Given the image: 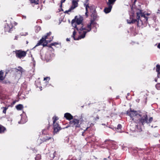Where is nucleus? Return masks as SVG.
Segmentation results:
<instances>
[{
    "label": "nucleus",
    "mask_w": 160,
    "mask_h": 160,
    "mask_svg": "<svg viewBox=\"0 0 160 160\" xmlns=\"http://www.w3.org/2000/svg\"><path fill=\"white\" fill-rule=\"evenodd\" d=\"M78 26L79 27V28H80L81 27V25Z\"/></svg>",
    "instance_id": "52"
},
{
    "label": "nucleus",
    "mask_w": 160,
    "mask_h": 160,
    "mask_svg": "<svg viewBox=\"0 0 160 160\" xmlns=\"http://www.w3.org/2000/svg\"><path fill=\"white\" fill-rule=\"evenodd\" d=\"M87 1H88V0H87Z\"/></svg>",
    "instance_id": "60"
},
{
    "label": "nucleus",
    "mask_w": 160,
    "mask_h": 160,
    "mask_svg": "<svg viewBox=\"0 0 160 160\" xmlns=\"http://www.w3.org/2000/svg\"><path fill=\"white\" fill-rule=\"evenodd\" d=\"M111 11H104L105 13L107 14L111 12Z\"/></svg>",
    "instance_id": "37"
},
{
    "label": "nucleus",
    "mask_w": 160,
    "mask_h": 160,
    "mask_svg": "<svg viewBox=\"0 0 160 160\" xmlns=\"http://www.w3.org/2000/svg\"><path fill=\"white\" fill-rule=\"evenodd\" d=\"M106 159V158H104L103 159V160H105Z\"/></svg>",
    "instance_id": "55"
},
{
    "label": "nucleus",
    "mask_w": 160,
    "mask_h": 160,
    "mask_svg": "<svg viewBox=\"0 0 160 160\" xmlns=\"http://www.w3.org/2000/svg\"><path fill=\"white\" fill-rule=\"evenodd\" d=\"M158 12L157 13H160V11H158Z\"/></svg>",
    "instance_id": "53"
},
{
    "label": "nucleus",
    "mask_w": 160,
    "mask_h": 160,
    "mask_svg": "<svg viewBox=\"0 0 160 160\" xmlns=\"http://www.w3.org/2000/svg\"><path fill=\"white\" fill-rule=\"evenodd\" d=\"M92 14L91 15V18H92V19L91 20H93L95 22V20H97L98 19V17L97 15V13L96 11H92L91 12Z\"/></svg>",
    "instance_id": "13"
},
{
    "label": "nucleus",
    "mask_w": 160,
    "mask_h": 160,
    "mask_svg": "<svg viewBox=\"0 0 160 160\" xmlns=\"http://www.w3.org/2000/svg\"><path fill=\"white\" fill-rule=\"evenodd\" d=\"M71 11H65L64 12L65 13H68L69 12H70Z\"/></svg>",
    "instance_id": "40"
},
{
    "label": "nucleus",
    "mask_w": 160,
    "mask_h": 160,
    "mask_svg": "<svg viewBox=\"0 0 160 160\" xmlns=\"http://www.w3.org/2000/svg\"><path fill=\"white\" fill-rule=\"evenodd\" d=\"M46 38L45 37H42V38L38 42L36 45L35 46V47L38 46L40 45H42L43 43L44 42L46 41Z\"/></svg>",
    "instance_id": "16"
},
{
    "label": "nucleus",
    "mask_w": 160,
    "mask_h": 160,
    "mask_svg": "<svg viewBox=\"0 0 160 160\" xmlns=\"http://www.w3.org/2000/svg\"><path fill=\"white\" fill-rule=\"evenodd\" d=\"M56 152L55 151L53 153V158H54L56 156Z\"/></svg>",
    "instance_id": "36"
},
{
    "label": "nucleus",
    "mask_w": 160,
    "mask_h": 160,
    "mask_svg": "<svg viewBox=\"0 0 160 160\" xmlns=\"http://www.w3.org/2000/svg\"><path fill=\"white\" fill-rule=\"evenodd\" d=\"M2 83H6V81H2Z\"/></svg>",
    "instance_id": "46"
},
{
    "label": "nucleus",
    "mask_w": 160,
    "mask_h": 160,
    "mask_svg": "<svg viewBox=\"0 0 160 160\" xmlns=\"http://www.w3.org/2000/svg\"><path fill=\"white\" fill-rule=\"evenodd\" d=\"M139 130H140V131H142V129H141V127H140V128Z\"/></svg>",
    "instance_id": "51"
},
{
    "label": "nucleus",
    "mask_w": 160,
    "mask_h": 160,
    "mask_svg": "<svg viewBox=\"0 0 160 160\" xmlns=\"http://www.w3.org/2000/svg\"><path fill=\"white\" fill-rule=\"evenodd\" d=\"M6 131V128L1 124H0V134L4 133Z\"/></svg>",
    "instance_id": "17"
},
{
    "label": "nucleus",
    "mask_w": 160,
    "mask_h": 160,
    "mask_svg": "<svg viewBox=\"0 0 160 160\" xmlns=\"http://www.w3.org/2000/svg\"><path fill=\"white\" fill-rule=\"evenodd\" d=\"M84 6L85 7L86 10H88V9L89 8L90 9V10H96L95 7L93 5L90 7L88 3L87 4V2L84 4Z\"/></svg>",
    "instance_id": "15"
},
{
    "label": "nucleus",
    "mask_w": 160,
    "mask_h": 160,
    "mask_svg": "<svg viewBox=\"0 0 160 160\" xmlns=\"http://www.w3.org/2000/svg\"><path fill=\"white\" fill-rule=\"evenodd\" d=\"M51 34H52V32H49L47 33L46 34V35H44L43 37H45L46 38V39H47L48 38V37L50 36L51 35Z\"/></svg>",
    "instance_id": "25"
},
{
    "label": "nucleus",
    "mask_w": 160,
    "mask_h": 160,
    "mask_svg": "<svg viewBox=\"0 0 160 160\" xmlns=\"http://www.w3.org/2000/svg\"><path fill=\"white\" fill-rule=\"evenodd\" d=\"M111 160V158L110 159V160Z\"/></svg>",
    "instance_id": "59"
},
{
    "label": "nucleus",
    "mask_w": 160,
    "mask_h": 160,
    "mask_svg": "<svg viewBox=\"0 0 160 160\" xmlns=\"http://www.w3.org/2000/svg\"><path fill=\"white\" fill-rule=\"evenodd\" d=\"M96 24L97 23L95 22H94L93 20H90V23L87 25V27L88 28V29H86L85 28H84L85 29V30H84L83 31L87 32H90L91 30L92 27H96Z\"/></svg>",
    "instance_id": "9"
},
{
    "label": "nucleus",
    "mask_w": 160,
    "mask_h": 160,
    "mask_svg": "<svg viewBox=\"0 0 160 160\" xmlns=\"http://www.w3.org/2000/svg\"><path fill=\"white\" fill-rule=\"evenodd\" d=\"M41 155L38 154L37 155L36 158L37 160H39L40 159H41Z\"/></svg>",
    "instance_id": "30"
},
{
    "label": "nucleus",
    "mask_w": 160,
    "mask_h": 160,
    "mask_svg": "<svg viewBox=\"0 0 160 160\" xmlns=\"http://www.w3.org/2000/svg\"><path fill=\"white\" fill-rule=\"evenodd\" d=\"M18 68H19V69H18V70L21 71H22V68L21 67H19Z\"/></svg>",
    "instance_id": "39"
},
{
    "label": "nucleus",
    "mask_w": 160,
    "mask_h": 160,
    "mask_svg": "<svg viewBox=\"0 0 160 160\" xmlns=\"http://www.w3.org/2000/svg\"><path fill=\"white\" fill-rule=\"evenodd\" d=\"M61 10H63V9H62V8H61Z\"/></svg>",
    "instance_id": "57"
},
{
    "label": "nucleus",
    "mask_w": 160,
    "mask_h": 160,
    "mask_svg": "<svg viewBox=\"0 0 160 160\" xmlns=\"http://www.w3.org/2000/svg\"><path fill=\"white\" fill-rule=\"evenodd\" d=\"M105 144L109 145L110 143H111V141L110 140H106L105 141Z\"/></svg>",
    "instance_id": "28"
},
{
    "label": "nucleus",
    "mask_w": 160,
    "mask_h": 160,
    "mask_svg": "<svg viewBox=\"0 0 160 160\" xmlns=\"http://www.w3.org/2000/svg\"><path fill=\"white\" fill-rule=\"evenodd\" d=\"M48 46H47V47H48L49 48H52V45H51V44H50L49 45H48Z\"/></svg>",
    "instance_id": "41"
},
{
    "label": "nucleus",
    "mask_w": 160,
    "mask_h": 160,
    "mask_svg": "<svg viewBox=\"0 0 160 160\" xmlns=\"http://www.w3.org/2000/svg\"><path fill=\"white\" fill-rule=\"evenodd\" d=\"M17 24L18 23L14 21H11L10 23H7L4 27L5 32H12L15 29V28H14V26Z\"/></svg>",
    "instance_id": "5"
},
{
    "label": "nucleus",
    "mask_w": 160,
    "mask_h": 160,
    "mask_svg": "<svg viewBox=\"0 0 160 160\" xmlns=\"http://www.w3.org/2000/svg\"><path fill=\"white\" fill-rule=\"evenodd\" d=\"M88 127H87V128H86V129L85 130H84V131H86L87 130V129H88Z\"/></svg>",
    "instance_id": "50"
},
{
    "label": "nucleus",
    "mask_w": 160,
    "mask_h": 160,
    "mask_svg": "<svg viewBox=\"0 0 160 160\" xmlns=\"http://www.w3.org/2000/svg\"><path fill=\"white\" fill-rule=\"evenodd\" d=\"M157 72H158L157 76V78H160V71Z\"/></svg>",
    "instance_id": "33"
},
{
    "label": "nucleus",
    "mask_w": 160,
    "mask_h": 160,
    "mask_svg": "<svg viewBox=\"0 0 160 160\" xmlns=\"http://www.w3.org/2000/svg\"><path fill=\"white\" fill-rule=\"evenodd\" d=\"M66 0H61V4H60V7H62V4Z\"/></svg>",
    "instance_id": "34"
},
{
    "label": "nucleus",
    "mask_w": 160,
    "mask_h": 160,
    "mask_svg": "<svg viewBox=\"0 0 160 160\" xmlns=\"http://www.w3.org/2000/svg\"><path fill=\"white\" fill-rule=\"evenodd\" d=\"M122 128V125L121 124H119L118 125L117 129L118 130H119L121 129Z\"/></svg>",
    "instance_id": "29"
},
{
    "label": "nucleus",
    "mask_w": 160,
    "mask_h": 160,
    "mask_svg": "<svg viewBox=\"0 0 160 160\" xmlns=\"http://www.w3.org/2000/svg\"><path fill=\"white\" fill-rule=\"evenodd\" d=\"M126 114L131 118H132V120H134L135 122L137 124L136 125L137 129L139 128L138 125L140 127H144L145 124H150L153 120L152 117H148V112L145 111H137L130 108L126 112Z\"/></svg>",
    "instance_id": "1"
},
{
    "label": "nucleus",
    "mask_w": 160,
    "mask_h": 160,
    "mask_svg": "<svg viewBox=\"0 0 160 160\" xmlns=\"http://www.w3.org/2000/svg\"><path fill=\"white\" fill-rule=\"evenodd\" d=\"M158 78H155L154 79V80L155 81V82H158Z\"/></svg>",
    "instance_id": "44"
},
{
    "label": "nucleus",
    "mask_w": 160,
    "mask_h": 160,
    "mask_svg": "<svg viewBox=\"0 0 160 160\" xmlns=\"http://www.w3.org/2000/svg\"><path fill=\"white\" fill-rule=\"evenodd\" d=\"M156 88L158 90H160V83H158L156 85Z\"/></svg>",
    "instance_id": "26"
},
{
    "label": "nucleus",
    "mask_w": 160,
    "mask_h": 160,
    "mask_svg": "<svg viewBox=\"0 0 160 160\" xmlns=\"http://www.w3.org/2000/svg\"><path fill=\"white\" fill-rule=\"evenodd\" d=\"M3 110L2 112L4 114L6 113V111L8 109V107H3Z\"/></svg>",
    "instance_id": "27"
},
{
    "label": "nucleus",
    "mask_w": 160,
    "mask_h": 160,
    "mask_svg": "<svg viewBox=\"0 0 160 160\" xmlns=\"http://www.w3.org/2000/svg\"><path fill=\"white\" fill-rule=\"evenodd\" d=\"M157 47L159 48L160 49V43H159L158 44V45L157 46Z\"/></svg>",
    "instance_id": "42"
},
{
    "label": "nucleus",
    "mask_w": 160,
    "mask_h": 160,
    "mask_svg": "<svg viewBox=\"0 0 160 160\" xmlns=\"http://www.w3.org/2000/svg\"><path fill=\"white\" fill-rule=\"evenodd\" d=\"M47 125H48L46 126V127L42 131V136L41 137V140L42 142H47L49 140H51V141H53V138L49 136V135L48 134L46 135V130L49 129L50 127V123L49 121H48L47 122Z\"/></svg>",
    "instance_id": "4"
},
{
    "label": "nucleus",
    "mask_w": 160,
    "mask_h": 160,
    "mask_svg": "<svg viewBox=\"0 0 160 160\" xmlns=\"http://www.w3.org/2000/svg\"><path fill=\"white\" fill-rule=\"evenodd\" d=\"M16 102V101H13L12 102L13 104H14Z\"/></svg>",
    "instance_id": "49"
},
{
    "label": "nucleus",
    "mask_w": 160,
    "mask_h": 160,
    "mask_svg": "<svg viewBox=\"0 0 160 160\" xmlns=\"http://www.w3.org/2000/svg\"><path fill=\"white\" fill-rule=\"evenodd\" d=\"M116 1V0H108V2L107 3L108 7H105L103 10H111L112 6Z\"/></svg>",
    "instance_id": "10"
},
{
    "label": "nucleus",
    "mask_w": 160,
    "mask_h": 160,
    "mask_svg": "<svg viewBox=\"0 0 160 160\" xmlns=\"http://www.w3.org/2000/svg\"><path fill=\"white\" fill-rule=\"evenodd\" d=\"M99 116L98 115H97L96 117V118H94V120L95 121H96L98 119H99Z\"/></svg>",
    "instance_id": "35"
},
{
    "label": "nucleus",
    "mask_w": 160,
    "mask_h": 160,
    "mask_svg": "<svg viewBox=\"0 0 160 160\" xmlns=\"http://www.w3.org/2000/svg\"><path fill=\"white\" fill-rule=\"evenodd\" d=\"M110 157V156H108V158H109Z\"/></svg>",
    "instance_id": "56"
},
{
    "label": "nucleus",
    "mask_w": 160,
    "mask_h": 160,
    "mask_svg": "<svg viewBox=\"0 0 160 160\" xmlns=\"http://www.w3.org/2000/svg\"><path fill=\"white\" fill-rule=\"evenodd\" d=\"M143 160H147L145 159H144Z\"/></svg>",
    "instance_id": "58"
},
{
    "label": "nucleus",
    "mask_w": 160,
    "mask_h": 160,
    "mask_svg": "<svg viewBox=\"0 0 160 160\" xmlns=\"http://www.w3.org/2000/svg\"><path fill=\"white\" fill-rule=\"evenodd\" d=\"M31 3H34L35 4H38L39 2V0H29Z\"/></svg>",
    "instance_id": "22"
},
{
    "label": "nucleus",
    "mask_w": 160,
    "mask_h": 160,
    "mask_svg": "<svg viewBox=\"0 0 160 160\" xmlns=\"http://www.w3.org/2000/svg\"><path fill=\"white\" fill-rule=\"evenodd\" d=\"M16 57L19 58H24L26 56L27 52L22 51V50H17L15 51Z\"/></svg>",
    "instance_id": "7"
},
{
    "label": "nucleus",
    "mask_w": 160,
    "mask_h": 160,
    "mask_svg": "<svg viewBox=\"0 0 160 160\" xmlns=\"http://www.w3.org/2000/svg\"><path fill=\"white\" fill-rule=\"evenodd\" d=\"M78 1L72 0V5L68 10H72L78 6Z\"/></svg>",
    "instance_id": "12"
},
{
    "label": "nucleus",
    "mask_w": 160,
    "mask_h": 160,
    "mask_svg": "<svg viewBox=\"0 0 160 160\" xmlns=\"http://www.w3.org/2000/svg\"><path fill=\"white\" fill-rule=\"evenodd\" d=\"M156 71L157 72H160V65L158 64L156 66Z\"/></svg>",
    "instance_id": "23"
},
{
    "label": "nucleus",
    "mask_w": 160,
    "mask_h": 160,
    "mask_svg": "<svg viewBox=\"0 0 160 160\" xmlns=\"http://www.w3.org/2000/svg\"><path fill=\"white\" fill-rule=\"evenodd\" d=\"M131 11L132 12V13H133V12H134V11L132 10Z\"/></svg>",
    "instance_id": "54"
},
{
    "label": "nucleus",
    "mask_w": 160,
    "mask_h": 160,
    "mask_svg": "<svg viewBox=\"0 0 160 160\" xmlns=\"http://www.w3.org/2000/svg\"><path fill=\"white\" fill-rule=\"evenodd\" d=\"M50 79V78L49 77H47L44 78V80L46 81H48Z\"/></svg>",
    "instance_id": "31"
},
{
    "label": "nucleus",
    "mask_w": 160,
    "mask_h": 160,
    "mask_svg": "<svg viewBox=\"0 0 160 160\" xmlns=\"http://www.w3.org/2000/svg\"><path fill=\"white\" fill-rule=\"evenodd\" d=\"M66 41H70V38H67L66 39Z\"/></svg>",
    "instance_id": "43"
},
{
    "label": "nucleus",
    "mask_w": 160,
    "mask_h": 160,
    "mask_svg": "<svg viewBox=\"0 0 160 160\" xmlns=\"http://www.w3.org/2000/svg\"><path fill=\"white\" fill-rule=\"evenodd\" d=\"M52 118L53 119V124L58 123L56 122V121L58 119V118L56 116H54Z\"/></svg>",
    "instance_id": "21"
},
{
    "label": "nucleus",
    "mask_w": 160,
    "mask_h": 160,
    "mask_svg": "<svg viewBox=\"0 0 160 160\" xmlns=\"http://www.w3.org/2000/svg\"><path fill=\"white\" fill-rule=\"evenodd\" d=\"M58 43L56 42H53V43H51V45H52V46H55V45H58Z\"/></svg>",
    "instance_id": "32"
},
{
    "label": "nucleus",
    "mask_w": 160,
    "mask_h": 160,
    "mask_svg": "<svg viewBox=\"0 0 160 160\" xmlns=\"http://www.w3.org/2000/svg\"><path fill=\"white\" fill-rule=\"evenodd\" d=\"M81 32L82 33L81 34H80L81 35L78 37V38H76L75 36L76 34V32L74 30L73 32L72 35V37L73 38L74 40H78L79 39L84 38L86 34L87 33V32L84 31L83 30Z\"/></svg>",
    "instance_id": "8"
},
{
    "label": "nucleus",
    "mask_w": 160,
    "mask_h": 160,
    "mask_svg": "<svg viewBox=\"0 0 160 160\" xmlns=\"http://www.w3.org/2000/svg\"><path fill=\"white\" fill-rule=\"evenodd\" d=\"M53 37H52V38L51 40H50V41H48V40H46V41H45L44 42H43V43L42 44V45L43 46V47H45L46 46H48V42H50L53 39Z\"/></svg>",
    "instance_id": "19"
},
{
    "label": "nucleus",
    "mask_w": 160,
    "mask_h": 160,
    "mask_svg": "<svg viewBox=\"0 0 160 160\" xmlns=\"http://www.w3.org/2000/svg\"><path fill=\"white\" fill-rule=\"evenodd\" d=\"M3 72L2 70L0 71V82L4 79L5 78L3 76Z\"/></svg>",
    "instance_id": "18"
},
{
    "label": "nucleus",
    "mask_w": 160,
    "mask_h": 160,
    "mask_svg": "<svg viewBox=\"0 0 160 160\" xmlns=\"http://www.w3.org/2000/svg\"><path fill=\"white\" fill-rule=\"evenodd\" d=\"M18 38V37L17 36H16L15 37L14 39L15 40H17Z\"/></svg>",
    "instance_id": "45"
},
{
    "label": "nucleus",
    "mask_w": 160,
    "mask_h": 160,
    "mask_svg": "<svg viewBox=\"0 0 160 160\" xmlns=\"http://www.w3.org/2000/svg\"><path fill=\"white\" fill-rule=\"evenodd\" d=\"M53 132L55 134L61 130V128L58 123L53 124Z\"/></svg>",
    "instance_id": "11"
},
{
    "label": "nucleus",
    "mask_w": 160,
    "mask_h": 160,
    "mask_svg": "<svg viewBox=\"0 0 160 160\" xmlns=\"http://www.w3.org/2000/svg\"><path fill=\"white\" fill-rule=\"evenodd\" d=\"M41 28L40 26H38L36 27V32H38L41 30Z\"/></svg>",
    "instance_id": "24"
},
{
    "label": "nucleus",
    "mask_w": 160,
    "mask_h": 160,
    "mask_svg": "<svg viewBox=\"0 0 160 160\" xmlns=\"http://www.w3.org/2000/svg\"><path fill=\"white\" fill-rule=\"evenodd\" d=\"M83 21V19L82 17L79 16L78 17L76 16L71 21V24L72 27L78 31L79 34H81L82 32L81 31L85 30L83 27V25L82 23Z\"/></svg>",
    "instance_id": "3"
},
{
    "label": "nucleus",
    "mask_w": 160,
    "mask_h": 160,
    "mask_svg": "<svg viewBox=\"0 0 160 160\" xmlns=\"http://www.w3.org/2000/svg\"><path fill=\"white\" fill-rule=\"evenodd\" d=\"M16 108L18 110H21L23 108V105L22 104H19L16 106Z\"/></svg>",
    "instance_id": "20"
},
{
    "label": "nucleus",
    "mask_w": 160,
    "mask_h": 160,
    "mask_svg": "<svg viewBox=\"0 0 160 160\" xmlns=\"http://www.w3.org/2000/svg\"><path fill=\"white\" fill-rule=\"evenodd\" d=\"M88 11H86V12H85V15L87 17L88 16Z\"/></svg>",
    "instance_id": "38"
},
{
    "label": "nucleus",
    "mask_w": 160,
    "mask_h": 160,
    "mask_svg": "<svg viewBox=\"0 0 160 160\" xmlns=\"http://www.w3.org/2000/svg\"><path fill=\"white\" fill-rule=\"evenodd\" d=\"M69 123L70 126L74 128L75 129L80 127L81 123H80L79 119L74 118L70 121Z\"/></svg>",
    "instance_id": "6"
},
{
    "label": "nucleus",
    "mask_w": 160,
    "mask_h": 160,
    "mask_svg": "<svg viewBox=\"0 0 160 160\" xmlns=\"http://www.w3.org/2000/svg\"><path fill=\"white\" fill-rule=\"evenodd\" d=\"M26 16H23V18H24V19H26Z\"/></svg>",
    "instance_id": "48"
},
{
    "label": "nucleus",
    "mask_w": 160,
    "mask_h": 160,
    "mask_svg": "<svg viewBox=\"0 0 160 160\" xmlns=\"http://www.w3.org/2000/svg\"><path fill=\"white\" fill-rule=\"evenodd\" d=\"M64 117L69 121H71L73 119V116L70 113L68 112L64 114Z\"/></svg>",
    "instance_id": "14"
},
{
    "label": "nucleus",
    "mask_w": 160,
    "mask_h": 160,
    "mask_svg": "<svg viewBox=\"0 0 160 160\" xmlns=\"http://www.w3.org/2000/svg\"><path fill=\"white\" fill-rule=\"evenodd\" d=\"M132 2H133L134 3H135V2L136 1V0H132Z\"/></svg>",
    "instance_id": "47"
},
{
    "label": "nucleus",
    "mask_w": 160,
    "mask_h": 160,
    "mask_svg": "<svg viewBox=\"0 0 160 160\" xmlns=\"http://www.w3.org/2000/svg\"><path fill=\"white\" fill-rule=\"evenodd\" d=\"M142 11H139L136 13V19L130 18V20H127L128 23L133 24L136 23L138 27H141L142 25L147 24L148 23V19L150 18L151 13L144 12H142Z\"/></svg>",
    "instance_id": "2"
}]
</instances>
